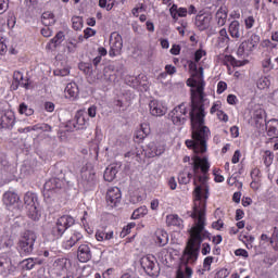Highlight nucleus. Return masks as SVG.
Returning <instances> with one entry per match:
<instances>
[{"label": "nucleus", "instance_id": "nucleus-11", "mask_svg": "<svg viewBox=\"0 0 278 278\" xmlns=\"http://www.w3.org/2000/svg\"><path fill=\"white\" fill-rule=\"evenodd\" d=\"M80 177L83 185L87 188H92V186L97 184V174L94 173V168H92L90 165L84 166L81 168Z\"/></svg>", "mask_w": 278, "mask_h": 278}, {"label": "nucleus", "instance_id": "nucleus-52", "mask_svg": "<svg viewBox=\"0 0 278 278\" xmlns=\"http://www.w3.org/2000/svg\"><path fill=\"white\" fill-rule=\"evenodd\" d=\"M147 9L144 8L143 3H139L138 7H135L131 11L132 16L138 17V14H140V12H144Z\"/></svg>", "mask_w": 278, "mask_h": 278}, {"label": "nucleus", "instance_id": "nucleus-41", "mask_svg": "<svg viewBox=\"0 0 278 278\" xmlns=\"http://www.w3.org/2000/svg\"><path fill=\"white\" fill-rule=\"evenodd\" d=\"M149 134H151V127H149V124L143 123L141 124V128L139 130V136H137V138H147V136H149Z\"/></svg>", "mask_w": 278, "mask_h": 278}, {"label": "nucleus", "instance_id": "nucleus-19", "mask_svg": "<svg viewBox=\"0 0 278 278\" xmlns=\"http://www.w3.org/2000/svg\"><path fill=\"white\" fill-rule=\"evenodd\" d=\"M14 270H16V267L10 258L0 257V275L2 277H10Z\"/></svg>", "mask_w": 278, "mask_h": 278}, {"label": "nucleus", "instance_id": "nucleus-38", "mask_svg": "<svg viewBox=\"0 0 278 278\" xmlns=\"http://www.w3.org/2000/svg\"><path fill=\"white\" fill-rule=\"evenodd\" d=\"M14 245V241L12 240V238H10V236L4 235L1 237L0 239V248L1 249H10V247Z\"/></svg>", "mask_w": 278, "mask_h": 278}, {"label": "nucleus", "instance_id": "nucleus-21", "mask_svg": "<svg viewBox=\"0 0 278 278\" xmlns=\"http://www.w3.org/2000/svg\"><path fill=\"white\" fill-rule=\"evenodd\" d=\"M150 114L152 116H164L166 114V108L161 101L152 100L149 103Z\"/></svg>", "mask_w": 278, "mask_h": 278}, {"label": "nucleus", "instance_id": "nucleus-5", "mask_svg": "<svg viewBox=\"0 0 278 278\" xmlns=\"http://www.w3.org/2000/svg\"><path fill=\"white\" fill-rule=\"evenodd\" d=\"M36 240H38V236H36V232L31 230L25 231L20 237L17 242V251L22 257L31 255V253H34V245L36 244Z\"/></svg>", "mask_w": 278, "mask_h": 278}, {"label": "nucleus", "instance_id": "nucleus-30", "mask_svg": "<svg viewBox=\"0 0 278 278\" xmlns=\"http://www.w3.org/2000/svg\"><path fill=\"white\" fill-rule=\"evenodd\" d=\"M65 99H76L77 94H79V88L77 87V84L70 83L65 87Z\"/></svg>", "mask_w": 278, "mask_h": 278}, {"label": "nucleus", "instance_id": "nucleus-4", "mask_svg": "<svg viewBox=\"0 0 278 278\" xmlns=\"http://www.w3.org/2000/svg\"><path fill=\"white\" fill-rule=\"evenodd\" d=\"M189 71L191 73V78L187 80V86L191 88V102L192 101H203L208 103L207 98H205V80L203 79V68L197 66V61L188 62Z\"/></svg>", "mask_w": 278, "mask_h": 278}, {"label": "nucleus", "instance_id": "nucleus-56", "mask_svg": "<svg viewBox=\"0 0 278 278\" xmlns=\"http://www.w3.org/2000/svg\"><path fill=\"white\" fill-rule=\"evenodd\" d=\"M263 47H266L267 49H277V43L275 41H270V39H265L263 41Z\"/></svg>", "mask_w": 278, "mask_h": 278}, {"label": "nucleus", "instance_id": "nucleus-20", "mask_svg": "<svg viewBox=\"0 0 278 278\" xmlns=\"http://www.w3.org/2000/svg\"><path fill=\"white\" fill-rule=\"evenodd\" d=\"M212 23V16L208 14H200L195 16L194 25L200 31H205Z\"/></svg>", "mask_w": 278, "mask_h": 278}, {"label": "nucleus", "instance_id": "nucleus-35", "mask_svg": "<svg viewBox=\"0 0 278 278\" xmlns=\"http://www.w3.org/2000/svg\"><path fill=\"white\" fill-rule=\"evenodd\" d=\"M256 86H257L258 90H266V89L270 88V77H268V76L261 77L257 80Z\"/></svg>", "mask_w": 278, "mask_h": 278}, {"label": "nucleus", "instance_id": "nucleus-34", "mask_svg": "<svg viewBox=\"0 0 278 278\" xmlns=\"http://www.w3.org/2000/svg\"><path fill=\"white\" fill-rule=\"evenodd\" d=\"M149 214V208L147 206H140L132 212L131 218L132 220H138V218H144Z\"/></svg>", "mask_w": 278, "mask_h": 278}, {"label": "nucleus", "instance_id": "nucleus-16", "mask_svg": "<svg viewBox=\"0 0 278 278\" xmlns=\"http://www.w3.org/2000/svg\"><path fill=\"white\" fill-rule=\"evenodd\" d=\"M15 123H16V116L14 115V112L7 111L0 117V129H12Z\"/></svg>", "mask_w": 278, "mask_h": 278}, {"label": "nucleus", "instance_id": "nucleus-2", "mask_svg": "<svg viewBox=\"0 0 278 278\" xmlns=\"http://www.w3.org/2000/svg\"><path fill=\"white\" fill-rule=\"evenodd\" d=\"M205 108H210L208 103L203 100L192 101L191 111L189 112L192 129V140H187L186 146L192 149L194 153H206L207 140L212 136L210 127L205 126Z\"/></svg>", "mask_w": 278, "mask_h": 278}, {"label": "nucleus", "instance_id": "nucleus-6", "mask_svg": "<svg viewBox=\"0 0 278 278\" xmlns=\"http://www.w3.org/2000/svg\"><path fill=\"white\" fill-rule=\"evenodd\" d=\"M73 225H75V218L71 215H63L58 218L56 223L52 226L51 236H53L55 240H60L66 232V229H70Z\"/></svg>", "mask_w": 278, "mask_h": 278}, {"label": "nucleus", "instance_id": "nucleus-27", "mask_svg": "<svg viewBox=\"0 0 278 278\" xmlns=\"http://www.w3.org/2000/svg\"><path fill=\"white\" fill-rule=\"evenodd\" d=\"M215 22L218 27H224L227 23V9L225 7H220L215 13Z\"/></svg>", "mask_w": 278, "mask_h": 278}, {"label": "nucleus", "instance_id": "nucleus-32", "mask_svg": "<svg viewBox=\"0 0 278 278\" xmlns=\"http://www.w3.org/2000/svg\"><path fill=\"white\" fill-rule=\"evenodd\" d=\"M166 223L170 227H182L184 226V220L179 217V215H167L166 216Z\"/></svg>", "mask_w": 278, "mask_h": 278}, {"label": "nucleus", "instance_id": "nucleus-29", "mask_svg": "<svg viewBox=\"0 0 278 278\" xmlns=\"http://www.w3.org/2000/svg\"><path fill=\"white\" fill-rule=\"evenodd\" d=\"M121 166L118 165H110L104 170V180L111 182L113 179H116V175L118 174Z\"/></svg>", "mask_w": 278, "mask_h": 278}, {"label": "nucleus", "instance_id": "nucleus-58", "mask_svg": "<svg viewBox=\"0 0 278 278\" xmlns=\"http://www.w3.org/2000/svg\"><path fill=\"white\" fill-rule=\"evenodd\" d=\"M86 113L90 118H94L97 116V106L91 105Z\"/></svg>", "mask_w": 278, "mask_h": 278}, {"label": "nucleus", "instance_id": "nucleus-48", "mask_svg": "<svg viewBox=\"0 0 278 278\" xmlns=\"http://www.w3.org/2000/svg\"><path fill=\"white\" fill-rule=\"evenodd\" d=\"M262 66L266 71L275 70V64H273V61L270 60V58H267V59L263 60Z\"/></svg>", "mask_w": 278, "mask_h": 278}, {"label": "nucleus", "instance_id": "nucleus-40", "mask_svg": "<svg viewBox=\"0 0 278 278\" xmlns=\"http://www.w3.org/2000/svg\"><path fill=\"white\" fill-rule=\"evenodd\" d=\"M103 77H104V81H109V83L116 81V74L112 71L111 67L104 68Z\"/></svg>", "mask_w": 278, "mask_h": 278}, {"label": "nucleus", "instance_id": "nucleus-14", "mask_svg": "<svg viewBox=\"0 0 278 278\" xmlns=\"http://www.w3.org/2000/svg\"><path fill=\"white\" fill-rule=\"evenodd\" d=\"M121 199H123V193H121V189L118 187H112L106 192V203L109 207H116L118 203H121Z\"/></svg>", "mask_w": 278, "mask_h": 278}, {"label": "nucleus", "instance_id": "nucleus-55", "mask_svg": "<svg viewBox=\"0 0 278 278\" xmlns=\"http://www.w3.org/2000/svg\"><path fill=\"white\" fill-rule=\"evenodd\" d=\"M227 90V83L225 81H219L217 84V94H223V92H225Z\"/></svg>", "mask_w": 278, "mask_h": 278}, {"label": "nucleus", "instance_id": "nucleus-24", "mask_svg": "<svg viewBox=\"0 0 278 278\" xmlns=\"http://www.w3.org/2000/svg\"><path fill=\"white\" fill-rule=\"evenodd\" d=\"M264 129L267 131L269 138H278V119L273 118L268 122H265Z\"/></svg>", "mask_w": 278, "mask_h": 278}, {"label": "nucleus", "instance_id": "nucleus-7", "mask_svg": "<svg viewBox=\"0 0 278 278\" xmlns=\"http://www.w3.org/2000/svg\"><path fill=\"white\" fill-rule=\"evenodd\" d=\"M89 125L90 118L86 110L77 111L74 118L67 122V127L71 129H88Z\"/></svg>", "mask_w": 278, "mask_h": 278}, {"label": "nucleus", "instance_id": "nucleus-47", "mask_svg": "<svg viewBox=\"0 0 278 278\" xmlns=\"http://www.w3.org/2000/svg\"><path fill=\"white\" fill-rule=\"evenodd\" d=\"M213 263H214L213 256L205 257L203 262V270H211Z\"/></svg>", "mask_w": 278, "mask_h": 278}, {"label": "nucleus", "instance_id": "nucleus-3", "mask_svg": "<svg viewBox=\"0 0 278 278\" xmlns=\"http://www.w3.org/2000/svg\"><path fill=\"white\" fill-rule=\"evenodd\" d=\"M199 219L190 230V240L187 243L182 252V264L186 266L184 278L192 277V268L190 265L195 264L199 260V249H201V242L205 238H210V233L205 230V222L203 219V213L199 212Z\"/></svg>", "mask_w": 278, "mask_h": 278}, {"label": "nucleus", "instance_id": "nucleus-44", "mask_svg": "<svg viewBox=\"0 0 278 278\" xmlns=\"http://www.w3.org/2000/svg\"><path fill=\"white\" fill-rule=\"evenodd\" d=\"M64 42V33L59 31L54 38L51 39V43L54 45V47H58L59 45H62Z\"/></svg>", "mask_w": 278, "mask_h": 278}, {"label": "nucleus", "instance_id": "nucleus-64", "mask_svg": "<svg viewBox=\"0 0 278 278\" xmlns=\"http://www.w3.org/2000/svg\"><path fill=\"white\" fill-rule=\"evenodd\" d=\"M45 110H46V112H54L55 111V104L53 102H46L45 103Z\"/></svg>", "mask_w": 278, "mask_h": 278}, {"label": "nucleus", "instance_id": "nucleus-15", "mask_svg": "<svg viewBox=\"0 0 278 278\" xmlns=\"http://www.w3.org/2000/svg\"><path fill=\"white\" fill-rule=\"evenodd\" d=\"M77 260L81 262V264H86V262H90V260H92V244L90 243L80 244L77 250Z\"/></svg>", "mask_w": 278, "mask_h": 278}, {"label": "nucleus", "instance_id": "nucleus-18", "mask_svg": "<svg viewBox=\"0 0 278 278\" xmlns=\"http://www.w3.org/2000/svg\"><path fill=\"white\" fill-rule=\"evenodd\" d=\"M228 33L235 40H240L244 36V27L240 25V22L235 20L229 24Z\"/></svg>", "mask_w": 278, "mask_h": 278}, {"label": "nucleus", "instance_id": "nucleus-39", "mask_svg": "<svg viewBox=\"0 0 278 278\" xmlns=\"http://www.w3.org/2000/svg\"><path fill=\"white\" fill-rule=\"evenodd\" d=\"M41 23L46 25V27H49L50 25H55V18L52 13H43Z\"/></svg>", "mask_w": 278, "mask_h": 278}, {"label": "nucleus", "instance_id": "nucleus-49", "mask_svg": "<svg viewBox=\"0 0 278 278\" xmlns=\"http://www.w3.org/2000/svg\"><path fill=\"white\" fill-rule=\"evenodd\" d=\"M8 51V40L0 36V55H3Z\"/></svg>", "mask_w": 278, "mask_h": 278}, {"label": "nucleus", "instance_id": "nucleus-23", "mask_svg": "<svg viewBox=\"0 0 278 278\" xmlns=\"http://www.w3.org/2000/svg\"><path fill=\"white\" fill-rule=\"evenodd\" d=\"M266 116V112L263 109H256L253 113V121L255 122L256 129H264V126L266 125V119L264 117Z\"/></svg>", "mask_w": 278, "mask_h": 278}, {"label": "nucleus", "instance_id": "nucleus-45", "mask_svg": "<svg viewBox=\"0 0 278 278\" xmlns=\"http://www.w3.org/2000/svg\"><path fill=\"white\" fill-rule=\"evenodd\" d=\"M36 262H38L37 258H26L23 261L24 267L26 268V270H31L34 268V266H36Z\"/></svg>", "mask_w": 278, "mask_h": 278}, {"label": "nucleus", "instance_id": "nucleus-51", "mask_svg": "<svg viewBox=\"0 0 278 278\" xmlns=\"http://www.w3.org/2000/svg\"><path fill=\"white\" fill-rule=\"evenodd\" d=\"M54 75H56L58 77H66L67 75H71V70L68 67L55 70Z\"/></svg>", "mask_w": 278, "mask_h": 278}, {"label": "nucleus", "instance_id": "nucleus-61", "mask_svg": "<svg viewBox=\"0 0 278 278\" xmlns=\"http://www.w3.org/2000/svg\"><path fill=\"white\" fill-rule=\"evenodd\" d=\"M165 73H167V75H175V73H177V67L174 65H166Z\"/></svg>", "mask_w": 278, "mask_h": 278}, {"label": "nucleus", "instance_id": "nucleus-28", "mask_svg": "<svg viewBox=\"0 0 278 278\" xmlns=\"http://www.w3.org/2000/svg\"><path fill=\"white\" fill-rule=\"evenodd\" d=\"M154 242L157 247H166L168 244V232L162 229L156 230Z\"/></svg>", "mask_w": 278, "mask_h": 278}, {"label": "nucleus", "instance_id": "nucleus-26", "mask_svg": "<svg viewBox=\"0 0 278 278\" xmlns=\"http://www.w3.org/2000/svg\"><path fill=\"white\" fill-rule=\"evenodd\" d=\"M54 268L59 270L61 275H64L71 268V261H68V258H58L54 262Z\"/></svg>", "mask_w": 278, "mask_h": 278}, {"label": "nucleus", "instance_id": "nucleus-17", "mask_svg": "<svg viewBox=\"0 0 278 278\" xmlns=\"http://www.w3.org/2000/svg\"><path fill=\"white\" fill-rule=\"evenodd\" d=\"M84 238V235H81V232L74 230L71 235H68L65 240L62 243L63 249H65L66 251L73 249V247H75V244H77L79 242V240H81Z\"/></svg>", "mask_w": 278, "mask_h": 278}, {"label": "nucleus", "instance_id": "nucleus-9", "mask_svg": "<svg viewBox=\"0 0 278 278\" xmlns=\"http://www.w3.org/2000/svg\"><path fill=\"white\" fill-rule=\"evenodd\" d=\"M257 42H260V36L253 35L248 41L241 42L237 50V55L239 58H249L251 51L257 47Z\"/></svg>", "mask_w": 278, "mask_h": 278}, {"label": "nucleus", "instance_id": "nucleus-59", "mask_svg": "<svg viewBox=\"0 0 278 278\" xmlns=\"http://www.w3.org/2000/svg\"><path fill=\"white\" fill-rule=\"evenodd\" d=\"M235 255H237V257H249V252L244 249H238L235 251Z\"/></svg>", "mask_w": 278, "mask_h": 278}, {"label": "nucleus", "instance_id": "nucleus-8", "mask_svg": "<svg viewBox=\"0 0 278 278\" xmlns=\"http://www.w3.org/2000/svg\"><path fill=\"white\" fill-rule=\"evenodd\" d=\"M168 116L174 125L181 127V125H185L186 121H188V108H186V104L181 103L177 105Z\"/></svg>", "mask_w": 278, "mask_h": 278}, {"label": "nucleus", "instance_id": "nucleus-46", "mask_svg": "<svg viewBox=\"0 0 278 278\" xmlns=\"http://www.w3.org/2000/svg\"><path fill=\"white\" fill-rule=\"evenodd\" d=\"M72 23H73V29H75V31H79V29H81V27H84L81 17H73Z\"/></svg>", "mask_w": 278, "mask_h": 278}, {"label": "nucleus", "instance_id": "nucleus-37", "mask_svg": "<svg viewBox=\"0 0 278 278\" xmlns=\"http://www.w3.org/2000/svg\"><path fill=\"white\" fill-rule=\"evenodd\" d=\"M218 40H219V42H222V45H224V47H229V42H231V38H229V35L227 34L226 28H222L219 30Z\"/></svg>", "mask_w": 278, "mask_h": 278}, {"label": "nucleus", "instance_id": "nucleus-36", "mask_svg": "<svg viewBox=\"0 0 278 278\" xmlns=\"http://www.w3.org/2000/svg\"><path fill=\"white\" fill-rule=\"evenodd\" d=\"M28 216L31 220H40V210H38V204L28 206Z\"/></svg>", "mask_w": 278, "mask_h": 278}, {"label": "nucleus", "instance_id": "nucleus-60", "mask_svg": "<svg viewBox=\"0 0 278 278\" xmlns=\"http://www.w3.org/2000/svg\"><path fill=\"white\" fill-rule=\"evenodd\" d=\"M212 251V247H210V243H203L202 244V255H208V253H211Z\"/></svg>", "mask_w": 278, "mask_h": 278}, {"label": "nucleus", "instance_id": "nucleus-50", "mask_svg": "<svg viewBox=\"0 0 278 278\" xmlns=\"http://www.w3.org/2000/svg\"><path fill=\"white\" fill-rule=\"evenodd\" d=\"M206 233H208V238H204L203 240H212L213 244H220L223 242V236L217 235L212 237L208 231Z\"/></svg>", "mask_w": 278, "mask_h": 278}, {"label": "nucleus", "instance_id": "nucleus-62", "mask_svg": "<svg viewBox=\"0 0 278 278\" xmlns=\"http://www.w3.org/2000/svg\"><path fill=\"white\" fill-rule=\"evenodd\" d=\"M203 55H206L205 50H198L194 53V61L199 62L201 60V58H203Z\"/></svg>", "mask_w": 278, "mask_h": 278}, {"label": "nucleus", "instance_id": "nucleus-54", "mask_svg": "<svg viewBox=\"0 0 278 278\" xmlns=\"http://www.w3.org/2000/svg\"><path fill=\"white\" fill-rule=\"evenodd\" d=\"M10 5V0H0V14H3L8 11Z\"/></svg>", "mask_w": 278, "mask_h": 278}, {"label": "nucleus", "instance_id": "nucleus-10", "mask_svg": "<svg viewBox=\"0 0 278 278\" xmlns=\"http://www.w3.org/2000/svg\"><path fill=\"white\" fill-rule=\"evenodd\" d=\"M141 267L150 277H155L157 275V260L153 255H147L140 260Z\"/></svg>", "mask_w": 278, "mask_h": 278}, {"label": "nucleus", "instance_id": "nucleus-13", "mask_svg": "<svg viewBox=\"0 0 278 278\" xmlns=\"http://www.w3.org/2000/svg\"><path fill=\"white\" fill-rule=\"evenodd\" d=\"M64 186V180L60 178H51L46 181L43 189L45 192H54L55 194H62V192H66Z\"/></svg>", "mask_w": 278, "mask_h": 278}, {"label": "nucleus", "instance_id": "nucleus-43", "mask_svg": "<svg viewBox=\"0 0 278 278\" xmlns=\"http://www.w3.org/2000/svg\"><path fill=\"white\" fill-rule=\"evenodd\" d=\"M18 112L20 114H24L25 116L34 115V109L27 106V104L25 103L20 104Z\"/></svg>", "mask_w": 278, "mask_h": 278}, {"label": "nucleus", "instance_id": "nucleus-63", "mask_svg": "<svg viewBox=\"0 0 278 278\" xmlns=\"http://www.w3.org/2000/svg\"><path fill=\"white\" fill-rule=\"evenodd\" d=\"M84 34H85L84 37L86 39H88V38H91V36H94V34H97V31L94 29H92V28H86L84 30Z\"/></svg>", "mask_w": 278, "mask_h": 278}, {"label": "nucleus", "instance_id": "nucleus-25", "mask_svg": "<svg viewBox=\"0 0 278 278\" xmlns=\"http://www.w3.org/2000/svg\"><path fill=\"white\" fill-rule=\"evenodd\" d=\"M18 201H21V198L15 192L7 191L3 194V203L7 204L8 207L18 205Z\"/></svg>", "mask_w": 278, "mask_h": 278}, {"label": "nucleus", "instance_id": "nucleus-31", "mask_svg": "<svg viewBox=\"0 0 278 278\" xmlns=\"http://www.w3.org/2000/svg\"><path fill=\"white\" fill-rule=\"evenodd\" d=\"M170 15L174 18V21H177L179 17L184 18L186 16H188V9L186 8H177V5H173L169 9Z\"/></svg>", "mask_w": 278, "mask_h": 278}, {"label": "nucleus", "instance_id": "nucleus-1", "mask_svg": "<svg viewBox=\"0 0 278 278\" xmlns=\"http://www.w3.org/2000/svg\"><path fill=\"white\" fill-rule=\"evenodd\" d=\"M192 170L191 173H180L178 175L179 184L186 185L190 184V179L193 177V186H195L193 190V212L191 214V218L194 220V225H197V220H199V216L202 213L203 219L205 223V210L207 207V199H210V161H207V156H193L192 157Z\"/></svg>", "mask_w": 278, "mask_h": 278}, {"label": "nucleus", "instance_id": "nucleus-53", "mask_svg": "<svg viewBox=\"0 0 278 278\" xmlns=\"http://www.w3.org/2000/svg\"><path fill=\"white\" fill-rule=\"evenodd\" d=\"M227 277H229V270L227 268L219 269L215 275V278H227Z\"/></svg>", "mask_w": 278, "mask_h": 278}, {"label": "nucleus", "instance_id": "nucleus-57", "mask_svg": "<svg viewBox=\"0 0 278 278\" xmlns=\"http://www.w3.org/2000/svg\"><path fill=\"white\" fill-rule=\"evenodd\" d=\"M247 29H251L253 25H255V18L253 16H249L244 20Z\"/></svg>", "mask_w": 278, "mask_h": 278}, {"label": "nucleus", "instance_id": "nucleus-42", "mask_svg": "<svg viewBox=\"0 0 278 278\" xmlns=\"http://www.w3.org/2000/svg\"><path fill=\"white\" fill-rule=\"evenodd\" d=\"M14 77H16V79H21L20 86H22V88L29 90V88L31 86V81H29V79L23 81V73H21V72L15 73Z\"/></svg>", "mask_w": 278, "mask_h": 278}, {"label": "nucleus", "instance_id": "nucleus-33", "mask_svg": "<svg viewBox=\"0 0 278 278\" xmlns=\"http://www.w3.org/2000/svg\"><path fill=\"white\" fill-rule=\"evenodd\" d=\"M24 203L27 207L38 205V195H36V193L26 192V194L24 195Z\"/></svg>", "mask_w": 278, "mask_h": 278}, {"label": "nucleus", "instance_id": "nucleus-12", "mask_svg": "<svg viewBox=\"0 0 278 278\" xmlns=\"http://www.w3.org/2000/svg\"><path fill=\"white\" fill-rule=\"evenodd\" d=\"M111 50L109 54L111 58H116V55H121V51H123V37L121 34L114 31L110 37Z\"/></svg>", "mask_w": 278, "mask_h": 278}, {"label": "nucleus", "instance_id": "nucleus-22", "mask_svg": "<svg viewBox=\"0 0 278 278\" xmlns=\"http://www.w3.org/2000/svg\"><path fill=\"white\" fill-rule=\"evenodd\" d=\"M147 151H148L149 157H157L164 154V151H166V148L162 143L150 142L148 144Z\"/></svg>", "mask_w": 278, "mask_h": 278}]
</instances>
